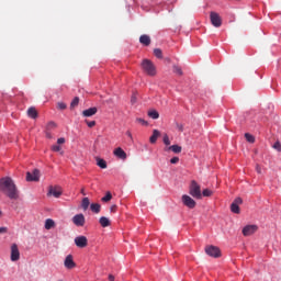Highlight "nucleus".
Returning <instances> with one entry per match:
<instances>
[{
  "instance_id": "nucleus-1",
  "label": "nucleus",
  "mask_w": 281,
  "mask_h": 281,
  "mask_svg": "<svg viewBox=\"0 0 281 281\" xmlns=\"http://www.w3.org/2000/svg\"><path fill=\"white\" fill-rule=\"evenodd\" d=\"M0 191L4 192L11 200L16 201V199H19V190L10 177L0 179Z\"/></svg>"
},
{
  "instance_id": "nucleus-2",
  "label": "nucleus",
  "mask_w": 281,
  "mask_h": 281,
  "mask_svg": "<svg viewBox=\"0 0 281 281\" xmlns=\"http://www.w3.org/2000/svg\"><path fill=\"white\" fill-rule=\"evenodd\" d=\"M189 194L193 196V199L201 200L203 199V194L201 192V184L196 182V180H192L189 186Z\"/></svg>"
},
{
  "instance_id": "nucleus-3",
  "label": "nucleus",
  "mask_w": 281,
  "mask_h": 281,
  "mask_svg": "<svg viewBox=\"0 0 281 281\" xmlns=\"http://www.w3.org/2000/svg\"><path fill=\"white\" fill-rule=\"evenodd\" d=\"M142 67L147 76H155L157 74V70L155 68V64L148 59H144L142 63Z\"/></svg>"
},
{
  "instance_id": "nucleus-4",
  "label": "nucleus",
  "mask_w": 281,
  "mask_h": 281,
  "mask_svg": "<svg viewBox=\"0 0 281 281\" xmlns=\"http://www.w3.org/2000/svg\"><path fill=\"white\" fill-rule=\"evenodd\" d=\"M47 196H54L55 199H60L63 196V189L58 186L48 187Z\"/></svg>"
},
{
  "instance_id": "nucleus-5",
  "label": "nucleus",
  "mask_w": 281,
  "mask_h": 281,
  "mask_svg": "<svg viewBox=\"0 0 281 281\" xmlns=\"http://www.w3.org/2000/svg\"><path fill=\"white\" fill-rule=\"evenodd\" d=\"M210 20L214 27H221L223 25V19L221 15L214 11L210 13Z\"/></svg>"
},
{
  "instance_id": "nucleus-6",
  "label": "nucleus",
  "mask_w": 281,
  "mask_h": 281,
  "mask_svg": "<svg viewBox=\"0 0 281 281\" xmlns=\"http://www.w3.org/2000/svg\"><path fill=\"white\" fill-rule=\"evenodd\" d=\"M182 203L186 207H189V210H194L196 207V201L188 194L182 195Z\"/></svg>"
},
{
  "instance_id": "nucleus-7",
  "label": "nucleus",
  "mask_w": 281,
  "mask_h": 281,
  "mask_svg": "<svg viewBox=\"0 0 281 281\" xmlns=\"http://www.w3.org/2000/svg\"><path fill=\"white\" fill-rule=\"evenodd\" d=\"M75 245L79 249H85L89 245V239H87V236L80 235L75 238Z\"/></svg>"
},
{
  "instance_id": "nucleus-8",
  "label": "nucleus",
  "mask_w": 281,
  "mask_h": 281,
  "mask_svg": "<svg viewBox=\"0 0 281 281\" xmlns=\"http://www.w3.org/2000/svg\"><path fill=\"white\" fill-rule=\"evenodd\" d=\"M205 254L211 256V258H220L221 257V249L216 246H207L205 248Z\"/></svg>"
},
{
  "instance_id": "nucleus-9",
  "label": "nucleus",
  "mask_w": 281,
  "mask_h": 281,
  "mask_svg": "<svg viewBox=\"0 0 281 281\" xmlns=\"http://www.w3.org/2000/svg\"><path fill=\"white\" fill-rule=\"evenodd\" d=\"M21 259V252L19 251V246L16 244L11 245V261L16 262Z\"/></svg>"
},
{
  "instance_id": "nucleus-10",
  "label": "nucleus",
  "mask_w": 281,
  "mask_h": 281,
  "mask_svg": "<svg viewBox=\"0 0 281 281\" xmlns=\"http://www.w3.org/2000/svg\"><path fill=\"white\" fill-rule=\"evenodd\" d=\"M239 205H243V199L236 198L234 202L231 204V211L233 212V214H240Z\"/></svg>"
},
{
  "instance_id": "nucleus-11",
  "label": "nucleus",
  "mask_w": 281,
  "mask_h": 281,
  "mask_svg": "<svg viewBox=\"0 0 281 281\" xmlns=\"http://www.w3.org/2000/svg\"><path fill=\"white\" fill-rule=\"evenodd\" d=\"M41 171L38 169H34L33 172H26V181H40Z\"/></svg>"
},
{
  "instance_id": "nucleus-12",
  "label": "nucleus",
  "mask_w": 281,
  "mask_h": 281,
  "mask_svg": "<svg viewBox=\"0 0 281 281\" xmlns=\"http://www.w3.org/2000/svg\"><path fill=\"white\" fill-rule=\"evenodd\" d=\"M72 223L76 225V227H85V215L82 213L75 215L72 217Z\"/></svg>"
},
{
  "instance_id": "nucleus-13",
  "label": "nucleus",
  "mask_w": 281,
  "mask_h": 281,
  "mask_svg": "<svg viewBox=\"0 0 281 281\" xmlns=\"http://www.w3.org/2000/svg\"><path fill=\"white\" fill-rule=\"evenodd\" d=\"M258 232V225H247L243 228L244 236H254Z\"/></svg>"
},
{
  "instance_id": "nucleus-14",
  "label": "nucleus",
  "mask_w": 281,
  "mask_h": 281,
  "mask_svg": "<svg viewBox=\"0 0 281 281\" xmlns=\"http://www.w3.org/2000/svg\"><path fill=\"white\" fill-rule=\"evenodd\" d=\"M66 269H75L76 262L74 261V256L68 255L64 261Z\"/></svg>"
},
{
  "instance_id": "nucleus-15",
  "label": "nucleus",
  "mask_w": 281,
  "mask_h": 281,
  "mask_svg": "<svg viewBox=\"0 0 281 281\" xmlns=\"http://www.w3.org/2000/svg\"><path fill=\"white\" fill-rule=\"evenodd\" d=\"M95 113H98V108H90V109L82 111V116L83 117H93V115H95Z\"/></svg>"
},
{
  "instance_id": "nucleus-16",
  "label": "nucleus",
  "mask_w": 281,
  "mask_h": 281,
  "mask_svg": "<svg viewBox=\"0 0 281 281\" xmlns=\"http://www.w3.org/2000/svg\"><path fill=\"white\" fill-rule=\"evenodd\" d=\"M114 155L115 157H117L119 159H126V151H124V149H122V147H117L114 149Z\"/></svg>"
},
{
  "instance_id": "nucleus-17",
  "label": "nucleus",
  "mask_w": 281,
  "mask_h": 281,
  "mask_svg": "<svg viewBox=\"0 0 281 281\" xmlns=\"http://www.w3.org/2000/svg\"><path fill=\"white\" fill-rule=\"evenodd\" d=\"M165 150H166V153H168V150H171V153L179 155V153H181V150H182V147L179 145H171L169 147H166Z\"/></svg>"
},
{
  "instance_id": "nucleus-18",
  "label": "nucleus",
  "mask_w": 281,
  "mask_h": 281,
  "mask_svg": "<svg viewBox=\"0 0 281 281\" xmlns=\"http://www.w3.org/2000/svg\"><path fill=\"white\" fill-rule=\"evenodd\" d=\"M160 136L161 133L159 132V130H154L153 135L149 138L150 144H157V138H159Z\"/></svg>"
},
{
  "instance_id": "nucleus-19",
  "label": "nucleus",
  "mask_w": 281,
  "mask_h": 281,
  "mask_svg": "<svg viewBox=\"0 0 281 281\" xmlns=\"http://www.w3.org/2000/svg\"><path fill=\"white\" fill-rule=\"evenodd\" d=\"M139 43H142V45H145V47H148V45H150V36L142 35L139 37Z\"/></svg>"
},
{
  "instance_id": "nucleus-20",
  "label": "nucleus",
  "mask_w": 281,
  "mask_h": 281,
  "mask_svg": "<svg viewBox=\"0 0 281 281\" xmlns=\"http://www.w3.org/2000/svg\"><path fill=\"white\" fill-rule=\"evenodd\" d=\"M99 223H100L101 227H110L111 226V221L105 216L100 217Z\"/></svg>"
},
{
  "instance_id": "nucleus-21",
  "label": "nucleus",
  "mask_w": 281,
  "mask_h": 281,
  "mask_svg": "<svg viewBox=\"0 0 281 281\" xmlns=\"http://www.w3.org/2000/svg\"><path fill=\"white\" fill-rule=\"evenodd\" d=\"M29 117H32V120H36L38 117V112L36 111V108H30L27 110Z\"/></svg>"
},
{
  "instance_id": "nucleus-22",
  "label": "nucleus",
  "mask_w": 281,
  "mask_h": 281,
  "mask_svg": "<svg viewBox=\"0 0 281 281\" xmlns=\"http://www.w3.org/2000/svg\"><path fill=\"white\" fill-rule=\"evenodd\" d=\"M53 227H56V222L52 218H47L45 221V229H53Z\"/></svg>"
},
{
  "instance_id": "nucleus-23",
  "label": "nucleus",
  "mask_w": 281,
  "mask_h": 281,
  "mask_svg": "<svg viewBox=\"0 0 281 281\" xmlns=\"http://www.w3.org/2000/svg\"><path fill=\"white\" fill-rule=\"evenodd\" d=\"M91 212H94V214H100V210H102V206L98 203H92L90 205Z\"/></svg>"
},
{
  "instance_id": "nucleus-24",
  "label": "nucleus",
  "mask_w": 281,
  "mask_h": 281,
  "mask_svg": "<svg viewBox=\"0 0 281 281\" xmlns=\"http://www.w3.org/2000/svg\"><path fill=\"white\" fill-rule=\"evenodd\" d=\"M147 115L151 120H159V112H157L156 110L148 111Z\"/></svg>"
},
{
  "instance_id": "nucleus-25",
  "label": "nucleus",
  "mask_w": 281,
  "mask_h": 281,
  "mask_svg": "<svg viewBox=\"0 0 281 281\" xmlns=\"http://www.w3.org/2000/svg\"><path fill=\"white\" fill-rule=\"evenodd\" d=\"M91 204V202L89 201V198H83L81 201V207L82 210L87 211L89 210V205Z\"/></svg>"
},
{
  "instance_id": "nucleus-26",
  "label": "nucleus",
  "mask_w": 281,
  "mask_h": 281,
  "mask_svg": "<svg viewBox=\"0 0 281 281\" xmlns=\"http://www.w3.org/2000/svg\"><path fill=\"white\" fill-rule=\"evenodd\" d=\"M97 166H99V168H102L103 170L106 169V160L98 158Z\"/></svg>"
},
{
  "instance_id": "nucleus-27",
  "label": "nucleus",
  "mask_w": 281,
  "mask_h": 281,
  "mask_svg": "<svg viewBox=\"0 0 281 281\" xmlns=\"http://www.w3.org/2000/svg\"><path fill=\"white\" fill-rule=\"evenodd\" d=\"M78 104H80V98L75 97L70 103V109H76V106H78Z\"/></svg>"
},
{
  "instance_id": "nucleus-28",
  "label": "nucleus",
  "mask_w": 281,
  "mask_h": 281,
  "mask_svg": "<svg viewBox=\"0 0 281 281\" xmlns=\"http://www.w3.org/2000/svg\"><path fill=\"white\" fill-rule=\"evenodd\" d=\"M245 138H246V142H249V144H254V142H256V137H254V135L249 133L245 134Z\"/></svg>"
},
{
  "instance_id": "nucleus-29",
  "label": "nucleus",
  "mask_w": 281,
  "mask_h": 281,
  "mask_svg": "<svg viewBox=\"0 0 281 281\" xmlns=\"http://www.w3.org/2000/svg\"><path fill=\"white\" fill-rule=\"evenodd\" d=\"M111 199H113V195L111 194V192H106V194H105V196H103L102 199H101V201L103 202V203H109V201H111Z\"/></svg>"
},
{
  "instance_id": "nucleus-30",
  "label": "nucleus",
  "mask_w": 281,
  "mask_h": 281,
  "mask_svg": "<svg viewBox=\"0 0 281 281\" xmlns=\"http://www.w3.org/2000/svg\"><path fill=\"white\" fill-rule=\"evenodd\" d=\"M154 56H156V58H164V53L161 52L160 48H155L154 49Z\"/></svg>"
},
{
  "instance_id": "nucleus-31",
  "label": "nucleus",
  "mask_w": 281,
  "mask_h": 281,
  "mask_svg": "<svg viewBox=\"0 0 281 281\" xmlns=\"http://www.w3.org/2000/svg\"><path fill=\"white\" fill-rule=\"evenodd\" d=\"M54 128H56V123L53 121L48 122L46 125V131H54Z\"/></svg>"
},
{
  "instance_id": "nucleus-32",
  "label": "nucleus",
  "mask_w": 281,
  "mask_h": 281,
  "mask_svg": "<svg viewBox=\"0 0 281 281\" xmlns=\"http://www.w3.org/2000/svg\"><path fill=\"white\" fill-rule=\"evenodd\" d=\"M173 74H177L178 76H183V70H181V67L173 66Z\"/></svg>"
},
{
  "instance_id": "nucleus-33",
  "label": "nucleus",
  "mask_w": 281,
  "mask_h": 281,
  "mask_svg": "<svg viewBox=\"0 0 281 281\" xmlns=\"http://www.w3.org/2000/svg\"><path fill=\"white\" fill-rule=\"evenodd\" d=\"M212 194H214V192H212L210 189H204L202 191V196H212Z\"/></svg>"
},
{
  "instance_id": "nucleus-34",
  "label": "nucleus",
  "mask_w": 281,
  "mask_h": 281,
  "mask_svg": "<svg viewBox=\"0 0 281 281\" xmlns=\"http://www.w3.org/2000/svg\"><path fill=\"white\" fill-rule=\"evenodd\" d=\"M162 142L165 146H170V137H168V134L164 135Z\"/></svg>"
},
{
  "instance_id": "nucleus-35",
  "label": "nucleus",
  "mask_w": 281,
  "mask_h": 281,
  "mask_svg": "<svg viewBox=\"0 0 281 281\" xmlns=\"http://www.w3.org/2000/svg\"><path fill=\"white\" fill-rule=\"evenodd\" d=\"M272 148H274V150H278V153H281V143H280V140H277L273 144Z\"/></svg>"
},
{
  "instance_id": "nucleus-36",
  "label": "nucleus",
  "mask_w": 281,
  "mask_h": 281,
  "mask_svg": "<svg viewBox=\"0 0 281 281\" xmlns=\"http://www.w3.org/2000/svg\"><path fill=\"white\" fill-rule=\"evenodd\" d=\"M57 109H59V111H65V109H67V104L65 102H58Z\"/></svg>"
},
{
  "instance_id": "nucleus-37",
  "label": "nucleus",
  "mask_w": 281,
  "mask_h": 281,
  "mask_svg": "<svg viewBox=\"0 0 281 281\" xmlns=\"http://www.w3.org/2000/svg\"><path fill=\"white\" fill-rule=\"evenodd\" d=\"M52 150H54V153H60V150H63V148L59 145H54L52 147Z\"/></svg>"
},
{
  "instance_id": "nucleus-38",
  "label": "nucleus",
  "mask_w": 281,
  "mask_h": 281,
  "mask_svg": "<svg viewBox=\"0 0 281 281\" xmlns=\"http://www.w3.org/2000/svg\"><path fill=\"white\" fill-rule=\"evenodd\" d=\"M86 124L89 128H93V126H95V121H86Z\"/></svg>"
},
{
  "instance_id": "nucleus-39",
  "label": "nucleus",
  "mask_w": 281,
  "mask_h": 281,
  "mask_svg": "<svg viewBox=\"0 0 281 281\" xmlns=\"http://www.w3.org/2000/svg\"><path fill=\"white\" fill-rule=\"evenodd\" d=\"M0 234H8V227L0 226Z\"/></svg>"
},
{
  "instance_id": "nucleus-40",
  "label": "nucleus",
  "mask_w": 281,
  "mask_h": 281,
  "mask_svg": "<svg viewBox=\"0 0 281 281\" xmlns=\"http://www.w3.org/2000/svg\"><path fill=\"white\" fill-rule=\"evenodd\" d=\"M45 135H46V137H47V139H52V131H49V130H46L45 131Z\"/></svg>"
},
{
  "instance_id": "nucleus-41",
  "label": "nucleus",
  "mask_w": 281,
  "mask_h": 281,
  "mask_svg": "<svg viewBox=\"0 0 281 281\" xmlns=\"http://www.w3.org/2000/svg\"><path fill=\"white\" fill-rule=\"evenodd\" d=\"M177 128H178V131L180 132V133H183V124H179V123H177Z\"/></svg>"
},
{
  "instance_id": "nucleus-42",
  "label": "nucleus",
  "mask_w": 281,
  "mask_h": 281,
  "mask_svg": "<svg viewBox=\"0 0 281 281\" xmlns=\"http://www.w3.org/2000/svg\"><path fill=\"white\" fill-rule=\"evenodd\" d=\"M125 135L130 138V140L133 143V134L131 133V131H127L125 133Z\"/></svg>"
},
{
  "instance_id": "nucleus-43",
  "label": "nucleus",
  "mask_w": 281,
  "mask_h": 281,
  "mask_svg": "<svg viewBox=\"0 0 281 281\" xmlns=\"http://www.w3.org/2000/svg\"><path fill=\"white\" fill-rule=\"evenodd\" d=\"M170 164H179V157L171 158Z\"/></svg>"
},
{
  "instance_id": "nucleus-44",
  "label": "nucleus",
  "mask_w": 281,
  "mask_h": 281,
  "mask_svg": "<svg viewBox=\"0 0 281 281\" xmlns=\"http://www.w3.org/2000/svg\"><path fill=\"white\" fill-rule=\"evenodd\" d=\"M110 212H112L114 214V212H117V205L113 204L111 207H110Z\"/></svg>"
},
{
  "instance_id": "nucleus-45",
  "label": "nucleus",
  "mask_w": 281,
  "mask_h": 281,
  "mask_svg": "<svg viewBox=\"0 0 281 281\" xmlns=\"http://www.w3.org/2000/svg\"><path fill=\"white\" fill-rule=\"evenodd\" d=\"M135 102H137V95L133 94L131 98V103L135 104Z\"/></svg>"
},
{
  "instance_id": "nucleus-46",
  "label": "nucleus",
  "mask_w": 281,
  "mask_h": 281,
  "mask_svg": "<svg viewBox=\"0 0 281 281\" xmlns=\"http://www.w3.org/2000/svg\"><path fill=\"white\" fill-rule=\"evenodd\" d=\"M136 122L139 124H148V122H146L144 119H136Z\"/></svg>"
},
{
  "instance_id": "nucleus-47",
  "label": "nucleus",
  "mask_w": 281,
  "mask_h": 281,
  "mask_svg": "<svg viewBox=\"0 0 281 281\" xmlns=\"http://www.w3.org/2000/svg\"><path fill=\"white\" fill-rule=\"evenodd\" d=\"M57 144H65V138H63V137H61V138H58V139H57Z\"/></svg>"
},
{
  "instance_id": "nucleus-48",
  "label": "nucleus",
  "mask_w": 281,
  "mask_h": 281,
  "mask_svg": "<svg viewBox=\"0 0 281 281\" xmlns=\"http://www.w3.org/2000/svg\"><path fill=\"white\" fill-rule=\"evenodd\" d=\"M109 281H115V277L113 274H109Z\"/></svg>"
},
{
  "instance_id": "nucleus-49",
  "label": "nucleus",
  "mask_w": 281,
  "mask_h": 281,
  "mask_svg": "<svg viewBox=\"0 0 281 281\" xmlns=\"http://www.w3.org/2000/svg\"><path fill=\"white\" fill-rule=\"evenodd\" d=\"M257 172L260 175V172H261L260 166H257Z\"/></svg>"
},
{
  "instance_id": "nucleus-50",
  "label": "nucleus",
  "mask_w": 281,
  "mask_h": 281,
  "mask_svg": "<svg viewBox=\"0 0 281 281\" xmlns=\"http://www.w3.org/2000/svg\"><path fill=\"white\" fill-rule=\"evenodd\" d=\"M81 194H83V196H85V194H86V193H85V189H81Z\"/></svg>"
},
{
  "instance_id": "nucleus-51",
  "label": "nucleus",
  "mask_w": 281,
  "mask_h": 281,
  "mask_svg": "<svg viewBox=\"0 0 281 281\" xmlns=\"http://www.w3.org/2000/svg\"><path fill=\"white\" fill-rule=\"evenodd\" d=\"M2 214H3V213L0 211V216H2Z\"/></svg>"
}]
</instances>
